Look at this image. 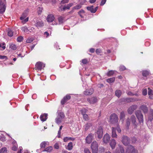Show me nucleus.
<instances>
[{"mask_svg":"<svg viewBox=\"0 0 153 153\" xmlns=\"http://www.w3.org/2000/svg\"><path fill=\"white\" fill-rule=\"evenodd\" d=\"M118 118L117 114H111L110 117L109 122L111 124H114L117 123Z\"/></svg>","mask_w":153,"mask_h":153,"instance_id":"f257e3e1","label":"nucleus"},{"mask_svg":"<svg viewBox=\"0 0 153 153\" xmlns=\"http://www.w3.org/2000/svg\"><path fill=\"white\" fill-rule=\"evenodd\" d=\"M98 144L96 141H94L92 143L91 148L93 153H98Z\"/></svg>","mask_w":153,"mask_h":153,"instance_id":"f03ea898","label":"nucleus"},{"mask_svg":"<svg viewBox=\"0 0 153 153\" xmlns=\"http://www.w3.org/2000/svg\"><path fill=\"white\" fill-rule=\"evenodd\" d=\"M57 24L53 15L51 14L48 15V25H54Z\"/></svg>","mask_w":153,"mask_h":153,"instance_id":"7ed1b4c3","label":"nucleus"},{"mask_svg":"<svg viewBox=\"0 0 153 153\" xmlns=\"http://www.w3.org/2000/svg\"><path fill=\"white\" fill-rule=\"evenodd\" d=\"M45 67V64L42 62H37L36 65L34 69L36 70L39 71L43 69Z\"/></svg>","mask_w":153,"mask_h":153,"instance_id":"20e7f679","label":"nucleus"},{"mask_svg":"<svg viewBox=\"0 0 153 153\" xmlns=\"http://www.w3.org/2000/svg\"><path fill=\"white\" fill-rule=\"evenodd\" d=\"M5 0H0V13H2L5 10Z\"/></svg>","mask_w":153,"mask_h":153,"instance_id":"39448f33","label":"nucleus"},{"mask_svg":"<svg viewBox=\"0 0 153 153\" xmlns=\"http://www.w3.org/2000/svg\"><path fill=\"white\" fill-rule=\"evenodd\" d=\"M130 139L126 136H123L122 137L121 141L123 143L125 146H127L130 143Z\"/></svg>","mask_w":153,"mask_h":153,"instance_id":"423d86ee","label":"nucleus"},{"mask_svg":"<svg viewBox=\"0 0 153 153\" xmlns=\"http://www.w3.org/2000/svg\"><path fill=\"white\" fill-rule=\"evenodd\" d=\"M103 128L101 127H99L97 130V132L95 133V134L97 135V137L99 138H101L103 135Z\"/></svg>","mask_w":153,"mask_h":153,"instance_id":"0eeeda50","label":"nucleus"},{"mask_svg":"<svg viewBox=\"0 0 153 153\" xmlns=\"http://www.w3.org/2000/svg\"><path fill=\"white\" fill-rule=\"evenodd\" d=\"M136 115L139 121V122L140 123H143V115L141 113V111H137L136 113Z\"/></svg>","mask_w":153,"mask_h":153,"instance_id":"6e6552de","label":"nucleus"},{"mask_svg":"<svg viewBox=\"0 0 153 153\" xmlns=\"http://www.w3.org/2000/svg\"><path fill=\"white\" fill-rule=\"evenodd\" d=\"M126 153H137V152L133 146L129 145L127 147Z\"/></svg>","mask_w":153,"mask_h":153,"instance_id":"1a4fd4ad","label":"nucleus"},{"mask_svg":"<svg viewBox=\"0 0 153 153\" xmlns=\"http://www.w3.org/2000/svg\"><path fill=\"white\" fill-rule=\"evenodd\" d=\"M93 138L94 134L91 133L89 134L86 138V143L88 144L90 143Z\"/></svg>","mask_w":153,"mask_h":153,"instance_id":"9d476101","label":"nucleus"},{"mask_svg":"<svg viewBox=\"0 0 153 153\" xmlns=\"http://www.w3.org/2000/svg\"><path fill=\"white\" fill-rule=\"evenodd\" d=\"M137 105H132L128 109V113L130 114H131L134 111L137 109Z\"/></svg>","mask_w":153,"mask_h":153,"instance_id":"9b49d317","label":"nucleus"},{"mask_svg":"<svg viewBox=\"0 0 153 153\" xmlns=\"http://www.w3.org/2000/svg\"><path fill=\"white\" fill-rule=\"evenodd\" d=\"M110 137L108 134H105L103 138V141L104 143H107L110 141Z\"/></svg>","mask_w":153,"mask_h":153,"instance_id":"f8f14e48","label":"nucleus"},{"mask_svg":"<svg viewBox=\"0 0 153 153\" xmlns=\"http://www.w3.org/2000/svg\"><path fill=\"white\" fill-rule=\"evenodd\" d=\"M87 101L90 104H94L97 102L98 99L96 97H93L87 99Z\"/></svg>","mask_w":153,"mask_h":153,"instance_id":"ddd939ff","label":"nucleus"},{"mask_svg":"<svg viewBox=\"0 0 153 153\" xmlns=\"http://www.w3.org/2000/svg\"><path fill=\"white\" fill-rule=\"evenodd\" d=\"M116 144L117 143L115 140L113 139L111 140L110 143V145L112 149H113L115 148Z\"/></svg>","mask_w":153,"mask_h":153,"instance_id":"4468645a","label":"nucleus"},{"mask_svg":"<svg viewBox=\"0 0 153 153\" xmlns=\"http://www.w3.org/2000/svg\"><path fill=\"white\" fill-rule=\"evenodd\" d=\"M34 25L38 28L43 27L44 25V23L42 21L37 20Z\"/></svg>","mask_w":153,"mask_h":153,"instance_id":"2eb2a0df","label":"nucleus"},{"mask_svg":"<svg viewBox=\"0 0 153 153\" xmlns=\"http://www.w3.org/2000/svg\"><path fill=\"white\" fill-rule=\"evenodd\" d=\"M94 91L93 89H90L89 90H86L83 92V94L85 95H91L92 94Z\"/></svg>","mask_w":153,"mask_h":153,"instance_id":"dca6fc26","label":"nucleus"},{"mask_svg":"<svg viewBox=\"0 0 153 153\" xmlns=\"http://www.w3.org/2000/svg\"><path fill=\"white\" fill-rule=\"evenodd\" d=\"M47 114H42L40 116V119L42 122H44L47 119Z\"/></svg>","mask_w":153,"mask_h":153,"instance_id":"f3484780","label":"nucleus"},{"mask_svg":"<svg viewBox=\"0 0 153 153\" xmlns=\"http://www.w3.org/2000/svg\"><path fill=\"white\" fill-rule=\"evenodd\" d=\"M116 128L114 127H112V134L111 137L113 138L117 137V135L116 132Z\"/></svg>","mask_w":153,"mask_h":153,"instance_id":"a211bd4d","label":"nucleus"},{"mask_svg":"<svg viewBox=\"0 0 153 153\" xmlns=\"http://www.w3.org/2000/svg\"><path fill=\"white\" fill-rule=\"evenodd\" d=\"M148 94L149 96V98L151 99H153V91L149 88H148Z\"/></svg>","mask_w":153,"mask_h":153,"instance_id":"6ab92c4d","label":"nucleus"},{"mask_svg":"<svg viewBox=\"0 0 153 153\" xmlns=\"http://www.w3.org/2000/svg\"><path fill=\"white\" fill-rule=\"evenodd\" d=\"M153 119V110L151 109L149 112V115L148 117V120L151 121Z\"/></svg>","mask_w":153,"mask_h":153,"instance_id":"aec40b11","label":"nucleus"},{"mask_svg":"<svg viewBox=\"0 0 153 153\" xmlns=\"http://www.w3.org/2000/svg\"><path fill=\"white\" fill-rule=\"evenodd\" d=\"M73 148V143L72 142L69 143L67 146L66 147V149L68 150H72Z\"/></svg>","mask_w":153,"mask_h":153,"instance_id":"412c9836","label":"nucleus"},{"mask_svg":"<svg viewBox=\"0 0 153 153\" xmlns=\"http://www.w3.org/2000/svg\"><path fill=\"white\" fill-rule=\"evenodd\" d=\"M140 108L144 113H147L148 111V108L146 105H142L141 106Z\"/></svg>","mask_w":153,"mask_h":153,"instance_id":"4be33fe9","label":"nucleus"},{"mask_svg":"<svg viewBox=\"0 0 153 153\" xmlns=\"http://www.w3.org/2000/svg\"><path fill=\"white\" fill-rule=\"evenodd\" d=\"M28 13V11L27 10H26L24 11V12L23 13L22 16L20 18V19L21 20H23L27 15Z\"/></svg>","mask_w":153,"mask_h":153,"instance_id":"5701e85b","label":"nucleus"},{"mask_svg":"<svg viewBox=\"0 0 153 153\" xmlns=\"http://www.w3.org/2000/svg\"><path fill=\"white\" fill-rule=\"evenodd\" d=\"M21 29L22 31L27 33H29V32H31L30 30L26 27H22Z\"/></svg>","mask_w":153,"mask_h":153,"instance_id":"b1692460","label":"nucleus"},{"mask_svg":"<svg viewBox=\"0 0 153 153\" xmlns=\"http://www.w3.org/2000/svg\"><path fill=\"white\" fill-rule=\"evenodd\" d=\"M75 140V138L72 137H65L63 138V141L65 142H66L69 140L74 141Z\"/></svg>","mask_w":153,"mask_h":153,"instance_id":"393cba45","label":"nucleus"},{"mask_svg":"<svg viewBox=\"0 0 153 153\" xmlns=\"http://www.w3.org/2000/svg\"><path fill=\"white\" fill-rule=\"evenodd\" d=\"M58 114L57 117H59L63 119L64 118L65 115L63 112L58 111Z\"/></svg>","mask_w":153,"mask_h":153,"instance_id":"a878e982","label":"nucleus"},{"mask_svg":"<svg viewBox=\"0 0 153 153\" xmlns=\"http://www.w3.org/2000/svg\"><path fill=\"white\" fill-rule=\"evenodd\" d=\"M93 6H92L90 7H87V9L89 11H90L91 13H95L96 12V10H94Z\"/></svg>","mask_w":153,"mask_h":153,"instance_id":"bb28decb","label":"nucleus"},{"mask_svg":"<svg viewBox=\"0 0 153 153\" xmlns=\"http://www.w3.org/2000/svg\"><path fill=\"white\" fill-rule=\"evenodd\" d=\"M73 4L72 3H70L64 6L63 7V9L64 10L66 9H69L71 7L73 6Z\"/></svg>","mask_w":153,"mask_h":153,"instance_id":"cd10ccee","label":"nucleus"},{"mask_svg":"<svg viewBox=\"0 0 153 153\" xmlns=\"http://www.w3.org/2000/svg\"><path fill=\"white\" fill-rule=\"evenodd\" d=\"M122 94V91L120 90H117L116 91L115 94L116 96L119 97L121 96Z\"/></svg>","mask_w":153,"mask_h":153,"instance_id":"c85d7f7f","label":"nucleus"},{"mask_svg":"<svg viewBox=\"0 0 153 153\" xmlns=\"http://www.w3.org/2000/svg\"><path fill=\"white\" fill-rule=\"evenodd\" d=\"M92 126V124L91 123H87L84 126L85 130V131L87 130Z\"/></svg>","mask_w":153,"mask_h":153,"instance_id":"c756f323","label":"nucleus"},{"mask_svg":"<svg viewBox=\"0 0 153 153\" xmlns=\"http://www.w3.org/2000/svg\"><path fill=\"white\" fill-rule=\"evenodd\" d=\"M115 80V78L114 77H113L108 79L106 80V81L108 83H110L113 82Z\"/></svg>","mask_w":153,"mask_h":153,"instance_id":"7c9ffc66","label":"nucleus"},{"mask_svg":"<svg viewBox=\"0 0 153 153\" xmlns=\"http://www.w3.org/2000/svg\"><path fill=\"white\" fill-rule=\"evenodd\" d=\"M131 120L134 126H136V118L134 115H132L131 117Z\"/></svg>","mask_w":153,"mask_h":153,"instance_id":"2f4dec72","label":"nucleus"},{"mask_svg":"<svg viewBox=\"0 0 153 153\" xmlns=\"http://www.w3.org/2000/svg\"><path fill=\"white\" fill-rule=\"evenodd\" d=\"M10 48L13 50H15L16 49V45L13 43L10 44Z\"/></svg>","mask_w":153,"mask_h":153,"instance_id":"473e14b6","label":"nucleus"},{"mask_svg":"<svg viewBox=\"0 0 153 153\" xmlns=\"http://www.w3.org/2000/svg\"><path fill=\"white\" fill-rule=\"evenodd\" d=\"M78 14L81 18H83L84 15L85 11L83 10H81L79 12Z\"/></svg>","mask_w":153,"mask_h":153,"instance_id":"72a5a7b5","label":"nucleus"},{"mask_svg":"<svg viewBox=\"0 0 153 153\" xmlns=\"http://www.w3.org/2000/svg\"><path fill=\"white\" fill-rule=\"evenodd\" d=\"M138 100H137L136 99H134L132 98H127L125 99V101L127 102H129L132 101H137Z\"/></svg>","mask_w":153,"mask_h":153,"instance_id":"f704fd0d","label":"nucleus"},{"mask_svg":"<svg viewBox=\"0 0 153 153\" xmlns=\"http://www.w3.org/2000/svg\"><path fill=\"white\" fill-rule=\"evenodd\" d=\"M149 74V72L147 71H143L142 74L143 76L146 77Z\"/></svg>","mask_w":153,"mask_h":153,"instance_id":"c9c22d12","label":"nucleus"},{"mask_svg":"<svg viewBox=\"0 0 153 153\" xmlns=\"http://www.w3.org/2000/svg\"><path fill=\"white\" fill-rule=\"evenodd\" d=\"M115 71L113 70H110L106 74V75L108 76H111L113 75Z\"/></svg>","mask_w":153,"mask_h":153,"instance_id":"e433bc0d","label":"nucleus"},{"mask_svg":"<svg viewBox=\"0 0 153 153\" xmlns=\"http://www.w3.org/2000/svg\"><path fill=\"white\" fill-rule=\"evenodd\" d=\"M63 119L59 117H57L56 119V123L58 124H59L62 122Z\"/></svg>","mask_w":153,"mask_h":153,"instance_id":"4c0bfd02","label":"nucleus"},{"mask_svg":"<svg viewBox=\"0 0 153 153\" xmlns=\"http://www.w3.org/2000/svg\"><path fill=\"white\" fill-rule=\"evenodd\" d=\"M0 153H7V148L4 147L0 150Z\"/></svg>","mask_w":153,"mask_h":153,"instance_id":"58836bf2","label":"nucleus"},{"mask_svg":"<svg viewBox=\"0 0 153 153\" xmlns=\"http://www.w3.org/2000/svg\"><path fill=\"white\" fill-rule=\"evenodd\" d=\"M83 118L85 121H88L89 120L88 116L86 114L83 115Z\"/></svg>","mask_w":153,"mask_h":153,"instance_id":"ea45409f","label":"nucleus"},{"mask_svg":"<svg viewBox=\"0 0 153 153\" xmlns=\"http://www.w3.org/2000/svg\"><path fill=\"white\" fill-rule=\"evenodd\" d=\"M130 120L128 118L126 120V125L127 127V128L128 129L130 125Z\"/></svg>","mask_w":153,"mask_h":153,"instance_id":"a19ab883","label":"nucleus"},{"mask_svg":"<svg viewBox=\"0 0 153 153\" xmlns=\"http://www.w3.org/2000/svg\"><path fill=\"white\" fill-rule=\"evenodd\" d=\"M126 93L128 95L133 96L134 95H135L136 96H137L138 95L137 94H133L131 91H127Z\"/></svg>","mask_w":153,"mask_h":153,"instance_id":"79ce46f5","label":"nucleus"},{"mask_svg":"<svg viewBox=\"0 0 153 153\" xmlns=\"http://www.w3.org/2000/svg\"><path fill=\"white\" fill-rule=\"evenodd\" d=\"M118 150H120L121 153H125L124 150L123 148L121 146H119Z\"/></svg>","mask_w":153,"mask_h":153,"instance_id":"37998d69","label":"nucleus"},{"mask_svg":"<svg viewBox=\"0 0 153 153\" xmlns=\"http://www.w3.org/2000/svg\"><path fill=\"white\" fill-rule=\"evenodd\" d=\"M47 143L45 142H42L40 145V146L41 148H44L45 146L47 145Z\"/></svg>","mask_w":153,"mask_h":153,"instance_id":"c03bdc74","label":"nucleus"},{"mask_svg":"<svg viewBox=\"0 0 153 153\" xmlns=\"http://www.w3.org/2000/svg\"><path fill=\"white\" fill-rule=\"evenodd\" d=\"M82 5L81 4H78L73 7V8L75 9H79L81 7Z\"/></svg>","mask_w":153,"mask_h":153,"instance_id":"a18cd8bd","label":"nucleus"},{"mask_svg":"<svg viewBox=\"0 0 153 153\" xmlns=\"http://www.w3.org/2000/svg\"><path fill=\"white\" fill-rule=\"evenodd\" d=\"M125 117V114L123 111L121 112L120 114V119L122 120Z\"/></svg>","mask_w":153,"mask_h":153,"instance_id":"49530a36","label":"nucleus"},{"mask_svg":"<svg viewBox=\"0 0 153 153\" xmlns=\"http://www.w3.org/2000/svg\"><path fill=\"white\" fill-rule=\"evenodd\" d=\"M87 111V110L85 108H82L80 110V112H81L82 115L86 114V113Z\"/></svg>","mask_w":153,"mask_h":153,"instance_id":"de8ad7c7","label":"nucleus"},{"mask_svg":"<svg viewBox=\"0 0 153 153\" xmlns=\"http://www.w3.org/2000/svg\"><path fill=\"white\" fill-rule=\"evenodd\" d=\"M0 47L2 48V49H0L1 50H3L5 49L6 48L5 46V43H0Z\"/></svg>","mask_w":153,"mask_h":153,"instance_id":"09e8293b","label":"nucleus"},{"mask_svg":"<svg viewBox=\"0 0 153 153\" xmlns=\"http://www.w3.org/2000/svg\"><path fill=\"white\" fill-rule=\"evenodd\" d=\"M8 36H12L13 35V32L11 30H9L8 32Z\"/></svg>","mask_w":153,"mask_h":153,"instance_id":"8fccbe9b","label":"nucleus"},{"mask_svg":"<svg viewBox=\"0 0 153 153\" xmlns=\"http://www.w3.org/2000/svg\"><path fill=\"white\" fill-rule=\"evenodd\" d=\"M58 21L60 23H62L64 21L63 18L62 17H60L58 18Z\"/></svg>","mask_w":153,"mask_h":153,"instance_id":"3c124183","label":"nucleus"},{"mask_svg":"<svg viewBox=\"0 0 153 153\" xmlns=\"http://www.w3.org/2000/svg\"><path fill=\"white\" fill-rule=\"evenodd\" d=\"M33 40V38H30L27 39L26 40V42L27 43H30Z\"/></svg>","mask_w":153,"mask_h":153,"instance_id":"603ef678","label":"nucleus"},{"mask_svg":"<svg viewBox=\"0 0 153 153\" xmlns=\"http://www.w3.org/2000/svg\"><path fill=\"white\" fill-rule=\"evenodd\" d=\"M71 97V96L69 94H67L64 98H65V99L67 100V101L70 99Z\"/></svg>","mask_w":153,"mask_h":153,"instance_id":"864d4df0","label":"nucleus"},{"mask_svg":"<svg viewBox=\"0 0 153 153\" xmlns=\"http://www.w3.org/2000/svg\"><path fill=\"white\" fill-rule=\"evenodd\" d=\"M23 37L22 36L19 37L17 38V41L19 42H21L23 40Z\"/></svg>","mask_w":153,"mask_h":153,"instance_id":"5fc2aeb1","label":"nucleus"},{"mask_svg":"<svg viewBox=\"0 0 153 153\" xmlns=\"http://www.w3.org/2000/svg\"><path fill=\"white\" fill-rule=\"evenodd\" d=\"M42 10V7H39L38 8V13L39 15L41 14Z\"/></svg>","mask_w":153,"mask_h":153,"instance_id":"6e6d98bb","label":"nucleus"},{"mask_svg":"<svg viewBox=\"0 0 153 153\" xmlns=\"http://www.w3.org/2000/svg\"><path fill=\"white\" fill-rule=\"evenodd\" d=\"M54 47L57 50L60 49V48H59V46L58 45V44H57V42L55 43Z\"/></svg>","mask_w":153,"mask_h":153,"instance_id":"4d7b16f0","label":"nucleus"},{"mask_svg":"<svg viewBox=\"0 0 153 153\" xmlns=\"http://www.w3.org/2000/svg\"><path fill=\"white\" fill-rule=\"evenodd\" d=\"M120 70L121 71H123L126 69V67L123 65L120 66Z\"/></svg>","mask_w":153,"mask_h":153,"instance_id":"13d9d810","label":"nucleus"},{"mask_svg":"<svg viewBox=\"0 0 153 153\" xmlns=\"http://www.w3.org/2000/svg\"><path fill=\"white\" fill-rule=\"evenodd\" d=\"M116 129L119 133H120L121 131V130L119 126V125H117V128Z\"/></svg>","mask_w":153,"mask_h":153,"instance_id":"bf43d9fd","label":"nucleus"},{"mask_svg":"<svg viewBox=\"0 0 153 153\" xmlns=\"http://www.w3.org/2000/svg\"><path fill=\"white\" fill-rule=\"evenodd\" d=\"M106 0H102L101 2L100 3V6H103L106 3Z\"/></svg>","mask_w":153,"mask_h":153,"instance_id":"052dcab7","label":"nucleus"},{"mask_svg":"<svg viewBox=\"0 0 153 153\" xmlns=\"http://www.w3.org/2000/svg\"><path fill=\"white\" fill-rule=\"evenodd\" d=\"M67 100L65 99V98H63L61 101V103L62 105H63L67 102Z\"/></svg>","mask_w":153,"mask_h":153,"instance_id":"680f3d73","label":"nucleus"},{"mask_svg":"<svg viewBox=\"0 0 153 153\" xmlns=\"http://www.w3.org/2000/svg\"><path fill=\"white\" fill-rule=\"evenodd\" d=\"M143 94L144 95H146L147 94V90L146 89H144L143 90Z\"/></svg>","mask_w":153,"mask_h":153,"instance_id":"e2e57ef3","label":"nucleus"},{"mask_svg":"<svg viewBox=\"0 0 153 153\" xmlns=\"http://www.w3.org/2000/svg\"><path fill=\"white\" fill-rule=\"evenodd\" d=\"M84 153H91L89 150L87 148H85L84 149Z\"/></svg>","mask_w":153,"mask_h":153,"instance_id":"0e129e2a","label":"nucleus"},{"mask_svg":"<svg viewBox=\"0 0 153 153\" xmlns=\"http://www.w3.org/2000/svg\"><path fill=\"white\" fill-rule=\"evenodd\" d=\"M82 62L84 64H86L87 63V60L86 59H83L82 60Z\"/></svg>","mask_w":153,"mask_h":153,"instance_id":"69168bd1","label":"nucleus"},{"mask_svg":"<svg viewBox=\"0 0 153 153\" xmlns=\"http://www.w3.org/2000/svg\"><path fill=\"white\" fill-rule=\"evenodd\" d=\"M0 59H7V58L6 56L0 55Z\"/></svg>","mask_w":153,"mask_h":153,"instance_id":"338daca9","label":"nucleus"},{"mask_svg":"<svg viewBox=\"0 0 153 153\" xmlns=\"http://www.w3.org/2000/svg\"><path fill=\"white\" fill-rule=\"evenodd\" d=\"M17 149V147L15 145H14L12 147V150L15 151H16Z\"/></svg>","mask_w":153,"mask_h":153,"instance_id":"774afa93","label":"nucleus"}]
</instances>
